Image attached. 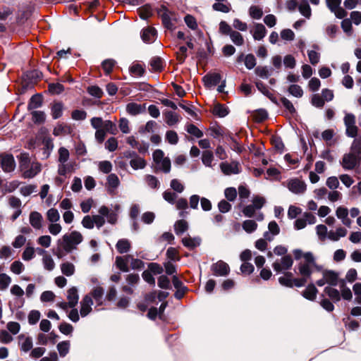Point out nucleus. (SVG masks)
I'll return each instance as SVG.
<instances>
[{"instance_id": "nucleus-1", "label": "nucleus", "mask_w": 361, "mask_h": 361, "mask_svg": "<svg viewBox=\"0 0 361 361\" xmlns=\"http://www.w3.org/2000/svg\"><path fill=\"white\" fill-rule=\"evenodd\" d=\"M82 240V234L76 231L63 235L61 239L57 240V247L54 250V255L58 258H63L66 255L75 250Z\"/></svg>"}, {"instance_id": "nucleus-2", "label": "nucleus", "mask_w": 361, "mask_h": 361, "mask_svg": "<svg viewBox=\"0 0 361 361\" xmlns=\"http://www.w3.org/2000/svg\"><path fill=\"white\" fill-rule=\"evenodd\" d=\"M355 116L352 113H345L343 122L345 126V134L348 137L355 138L358 132V128L355 125Z\"/></svg>"}, {"instance_id": "nucleus-3", "label": "nucleus", "mask_w": 361, "mask_h": 361, "mask_svg": "<svg viewBox=\"0 0 361 361\" xmlns=\"http://www.w3.org/2000/svg\"><path fill=\"white\" fill-rule=\"evenodd\" d=\"M293 263L292 257L289 255L282 257L279 260L275 261L272 267L277 273L281 272L282 271H286L291 268Z\"/></svg>"}, {"instance_id": "nucleus-4", "label": "nucleus", "mask_w": 361, "mask_h": 361, "mask_svg": "<svg viewBox=\"0 0 361 361\" xmlns=\"http://www.w3.org/2000/svg\"><path fill=\"white\" fill-rule=\"evenodd\" d=\"M0 164L5 173H11L16 169V161L11 154H2L0 155Z\"/></svg>"}, {"instance_id": "nucleus-5", "label": "nucleus", "mask_w": 361, "mask_h": 361, "mask_svg": "<svg viewBox=\"0 0 361 361\" xmlns=\"http://www.w3.org/2000/svg\"><path fill=\"white\" fill-rule=\"evenodd\" d=\"M360 160L361 159L355 154L350 152L343 155L341 164L345 170H353L360 164Z\"/></svg>"}, {"instance_id": "nucleus-6", "label": "nucleus", "mask_w": 361, "mask_h": 361, "mask_svg": "<svg viewBox=\"0 0 361 361\" xmlns=\"http://www.w3.org/2000/svg\"><path fill=\"white\" fill-rule=\"evenodd\" d=\"M288 190L295 194H302L307 189L305 183L299 178H292L288 182Z\"/></svg>"}, {"instance_id": "nucleus-7", "label": "nucleus", "mask_w": 361, "mask_h": 361, "mask_svg": "<svg viewBox=\"0 0 361 361\" xmlns=\"http://www.w3.org/2000/svg\"><path fill=\"white\" fill-rule=\"evenodd\" d=\"M211 270L216 276H226L229 274L230 268L228 264L219 260L212 265Z\"/></svg>"}, {"instance_id": "nucleus-8", "label": "nucleus", "mask_w": 361, "mask_h": 361, "mask_svg": "<svg viewBox=\"0 0 361 361\" xmlns=\"http://www.w3.org/2000/svg\"><path fill=\"white\" fill-rule=\"evenodd\" d=\"M221 76L218 73H207L202 78L204 86L207 88L214 87L221 82Z\"/></svg>"}, {"instance_id": "nucleus-9", "label": "nucleus", "mask_w": 361, "mask_h": 361, "mask_svg": "<svg viewBox=\"0 0 361 361\" xmlns=\"http://www.w3.org/2000/svg\"><path fill=\"white\" fill-rule=\"evenodd\" d=\"M158 15L161 18L164 26L171 30L173 27V23L171 22L169 11L165 6H161V8L157 11Z\"/></svg>"}, {"instance_id": "nucleus-10", "label": "nucleus", "mask_w": 361, "mask_h": 361, "mask_svg": "<svg viewBox=\"0 0 361 361\" xmlns=\"http://www.w3.org/2000/svg\"><path fill=\"white\" fill-rule=\"evenodd\" d=\"M93 300L90 295H86L80 302V313L81 317H86L92 310Z\"/></svg>"}, {"instance_id": "nucleus-11", "label": "nucleus", "mask_w": 361, "mask_h": 361, "mask_svg": "<svg viewBox=\"0 0 361 361\" xmlns=\"http://www.w3.org/2000/svg\"><path fill=\"white\" fill-rule=\"evenodd\" d=\"M99 214L104 216L107 219V222L111 224H116L118 219V214L112 212L108 207L103 205L99 209Z\"/></svg>"}, {"instance_id": "nucleus-12", "label": "nucleus", "mask_w": 361, "mask_h": 361, "mask_svg": "<svg viewBox=\"0 0 361 361\" xmlns=\"http://www.w3.org/2000/svg\"><path fill=\"white\" fill-rule=\"evenodd\" d=\"M220 169L222 173L226 176L231 174H238L240 173L238 162H232L231 164L228 162H222L220 164Z\"/></svg>"}, {"instance_id": "nucleus-13", "label": "nucleus", "mask_w": 361, "mask_h": 361, "mask_svg": "<svg viewBox=\"0 0 361 361\" xmlns=\"http://www.w3.org/2000/svg\"><path fill=\"white\" fill-rule=\"evenodd\" d=\"M120 184L118 176L115 173H110L107 176L106 188L110 195H114Z\"/></svg>"}, {"instance_id": "nucleus-14", "label": "nucleus", "mask_w": 361, "mask_h": 361, "mask_svg": "<svg viewBox=\"0 0 361 361\" xmlns=\"http://www.w3.org/2000/svg\"><path fill=\"white\" fill-rule=\"evenodd\" d=\"M18 338L19 340V345L21 351L27 353L32 350L33 347L32 337L25 336L24 334H20Z\"/></svg>"}, {"instance_id": "nucleus-15", "label": "nucleus", "mask_w": 361, "mask_h": 361, "mask_svg": "<svg viewBox=\"0 0 361 361\" xmlns=\"http://www.w3.org/2000/svg\"><path fill=\"white\" fill-rule=\"evenodd\" d=\"M323 276L326 280V283L330 286H339L340 280L338 274L332 270H324Z\"/></svg>"}, {"instance_id": "nucleus-16", "label": "nucleus", "mask_w": 361, "mask_h": 361, "mask_svg": "<svg viewBox=\"0 0 361 361\" xmlns=\"http://www.w3.org/2000/svg\"><path fill=\"white\" fill-rule=\"evenodd\" d=\"M142 41L145 43L153 42L157 37V30L152 27L143 28L140 33Z\"/></svg>"}, {"instance_id": "nucleus-17", "label": "nucleus", "mask_w": 361, "mask_h": 361, "mask_svg": "<svg viewBox=\"0 0 361 361\" xmlns=\"http://www.w3.org/2000/svg\"><path fill=\"white\" fill-rule=\"evenodd\" d=\"M268 231L264 233V238L268 241L273 240L275 235L280 232V228L275 221L269 222L268 225Z\"/></svg>"}, {"instance_id": "nucleus-18", "label": "nucleus", "mask_w": 361, "mask_h": 361, "mask_svg": "<svg viewBox=\"0 0 361 361\" xmlns=\"http://www.w3.org/2000/svg\"><path fill=\"white\" fill-rule=\"evenodd\" d=\"M126 111L131 116H137L145 111V104H140L135 102H130L126 105Z\"/></svg>"}, {"instance_id": "nucleus-19", "label": "nucleus", "mask_w": 361, "mask_h": 361, "mask_svg": "<svg viewBox=\"0 0 361 361\" xmlns=\"http://www.w3.org/2000/svg\"><path fill=\"white\" fill-rule=\"evenodd\" d=\"M155 173L161 171L164 173H169L171 171V160L169 158H164L155 163L154 169Z\"/></svg>"}, {"instance_id": "nucleus-20", "label": "nucleus", "mask_w": 361, "mask_h": 361, "mask_svg": "<svg viewBox=\"0 0 361 361\" xmlns=\"http://www.w3.org/2000/svg\"><path fill=\"white\" fill-rule=\"evenodd\" d=\"M336 214L341 220L343 225L350 227L352 221L348 218V210L346 207H338L336 211Z\"/></svg>"}, {"instance_id": "nucleus-21", "label": "nucleus", "mask_w": 361, "mask_h": 361, "mask_svg": "<svg viewBox=\"0 0 361 361\" xmlns=\"http://www.w3.org/2000/svg\"><path fill=\"white\" fill-rule=\"evenodd\" d=\"M42 170L41 164L38 162H34L31 164L28 169L25 170L22 176L24 178H32L37 175Z\"/></svg>"}, {"instance_id": "nucleus-22", "label": "nucleus", "mask_w": 361, "mask_h": 361, "mask_svg": "<svg viewBox=\"0 0 361 361\" xmlns=\"http://www.w3.org/2000/svg\"><path fill=\"white\" fill-rule=\"evenodd\" d=\"M11 293L18 296V298L15 299V302L17 304L15 307H21L24 304V300L22 298V296L24 295L23 290L18 285H13L11 288Z\"/></svg>"}, {"instance_id": "nucleus-23", "label": "nucleus", "mask_w": 361, "mask_h": 361, "mask_svg": "<svg viewBox=\"0 0 361 361\" xmlns=\"http://www.w3.org/2000/svg\"><path fill=\"white\" fill-rule=\"evenodd\" d=\"M42 216L37 212H32L30 214L29 221L31 226L35 229H40L42 226Z\"/></svg>"}, {"instance_id": "nucleus-24", "label": "nucleus", "mask_w": 361, "mask_h": 361, "mask_svg": "<svg viewBox=\"0 0 361 361\" xmlns=\"http://www.w3.org/2000/svg\"><path fill=\"white\" fill-rule=\"evenodd\" d=\"M181 242L185 247L192 250L200 245L201 238L200 237H185L182 238Z\"/></svg>"}, {"instance_id": "nucleus-25", "label": "nucleus", "mask_w": 361, "mask_h": 361, "mask_svg": "<svg viewBox=\"0 0 361 361\" xmlns=\"http://www.w3.org/2000/svg\"><path fill=\"white\" fill-rule=\"evenodd\" d=\"M318 290L313 283H310L306 288L302 291V295L311 301H314L316 299Z\"/></svg>"}, {"instance_id": "nucleus-26", "label": "nucleus", "mask_w": 361, "mask_h": 361, "mask_svg": "<svg viewBox=\"0 0 361 361\" xmlns=\"http://www.w3.org/2000/svg\"><path fill=\"white\" fill-rule=\"evenodd\" d=\"M131 258L130 255H126L124 257L118 256L116 257V265L123 272H128V260Z\"/></svg>"}, {"instance_id": "nucleus-27", "label": "nucleus", "mask_w": 361, "mask_h": 361, "mask_svg": "<svg viewBox=\"0 0 361 361\" xmlns=\"http://www.w3.org/2000/svg\"><path fill=\"white\" fill-rule=\"evenodd\" d=\"M67 299L69 302V307L73 308L78 302V293L75 287L71 288L67 293Z\"/></svg>"}, {"instance_id": "nucleus-28", "label": "nucleus", "mask_w": 361, "mask_h": 361, "mask_svg": "<svg viewBox=\"0 0 361 361\" xmlns=\"http://www.w3.org/2000/svg\"><path fill=\"white\" fill-rule=\"evenodd\" d=\"M63 104L61 102H55L51 106V114L54 119H58L63 115Z\"/></svg>"}, {"instance_id": "nucleus-29", "label": "nucleus", "mask_w": 361, "mask_h": 361, "mask_svg": "<svg viewBox=\"0 0 361 361\" xmlns=\"http://www.w3.org/2000/svg\"><path fill=\"white\" fill-rule=\"evenodd\" d=\"M338 286L341 289V297L342 296L345 300H350L353 298V294L350 289L346 286L345 280L341 279Z\"/></svg>"}, {"instance_id": "nucleus-30", "label": "nucleus", "mask_w": 361, "mask_h": 361, "mask_svg": "<svg viewBox=\"0 0 361 361\" xmlns=\"http://www.w3.org/2000/svg\"><path fill=\"white\" fill-rule=\"evenodd\" d=\"M42 105V97L41 94H36L31 97L29 100L27 109L32 110L41 107Z\"/></svg>"}, {"instance_id": "nucleus-31", "label": "nucleus", "mask_w": 361, "mask_h": 361, "mask_svg": "<svg viewBox=\"0 0 361 361\" xmlns=\"http://www.w3.org/2000/svg\"><path fill=\"white\" fill-rule=\"evenodd\" d=\"M130 247V241L126 238L118 240L116 245V250L120 254L128 252Z\"/></svg>"}, {"instance_id": "nucleus-32", "label": "nucleus", "mask_w": 361, "mask_h": 361, "mask_svg": "<svg viewBox=\"0 0 361 361\" xmlns=\"http://www.w3.org/2000/svg\"><path fill=\"white\" fill-rule=\"evenodd\" d=\"M324 291L329 297V298L333 300V302H337L340 301L341 293L337 289L331 286H326L324 288Z\"/></svg>"}, {"instance_id": "nucleus-33", "label": "nucleus", "mask_w": 361, "mask_h": 361, "mask_svg": "<svg viewBox=\"0 0 361 361\" xmlns=\"http://www.w3.org/2000/svg\"><path fill=\"white\" fill-rule=\"evenodd\" d=\"M188 229V224L183 219L178 220L174 224V231L177 235H183Z\"/></svg>"}, {"instance_id": "nucleus-34", "label": "nucleus", "mask_w": 361, "mask_h": 361, "mask_svg": "<svg viewBox=\"0 0 361 361\" xmlns=\"http://www.w3.org/2000/svg\"><path fill=\"white\" fill-rule=\"evenodd\" d=\"M266 32L265 27L261 23H257L255 25V30L252 35L253 38L255 40H261L265 37Z\"/></svg>"}, {"instance_id": "nucleus-35", "label": "nucleus", "mask_w": 361, "mask_h": 361, "mask_svg": "<svg viewBox=\"0 0 361 361\" xmlns=\"http://www.w3.org/2000/svg\"><path fill=\"white\" fill-rule=\"evenodd\" d=\"M212 113L216 116L224 118L228 114L229 110L224 104H217L214 106Z\"/></svg>"}, {"instance_id": "nucleus-36", "label": "nucleus", "mask_w": 361, "mask_h": 361, "mask_svg": "<svg viewBox=\"0 0 361 361\" xmlns=\"http://www.w3.org/2000/svg\"><path fill=\"white\" fill-rule=\"evenodd\" d=\"M146 161L145 159L137 156L135 158L130 159V166L135 169H142L146 166Z\"/></svg>"}, {"instance_id": "nucleus-37", "label": "nucleus", "mask_w": 361, "mask_h": 361, "mask_svg": "<svg viewBox=\"0 0 361 361\" xmlns=\"http://www.w3.org/2000/svg\"><path fill=\"white\" fill-rule=\"evenodd\" d=\"M185 130L197 138H200L203 136V132L200 130L195 124L188 123L185 126Z\"/></svg>"}, {"instance_id": "nucleus-38", "label": "nucleus", "mask_w": 361, "mask_h": 361, "mask_svg": "<svg viewBox=\"0 0 361 361\" xmlns=\"http://www.w3.org/2000/svg\"><path fill=\"white\" fill-rule=\"evenodd\" d=\"M164 116L165 121L169 126H172L179 122V116L173 111H167Z\"/></svg>"}, {"instance_id": "nucleus-39", "label": "nucleus", "mask_w": 361, "mask_h": 361, "mask_svg": "<svg viewBox=\"0 0 361 361\" xmlns=\"http://www.w3.org/2000/svg\"><path fill=\"white\" fill-rule=\"evenodd\" d=\"M214 160V154L212 151L205 150L202 154V164L207 167H212V161Z\"/></svg>"}, {"instance_id": "nucleus-40", "label": "nucleus", "mask_w": 361, "mask_h": 361, "mask_svg": "<svg viewBox=\"0 0 361 361\" xmlns=\"http://www.w3.org/2000/svg\"><path fill=\"white\" fill-rule=\"evenodd\" d=\"M291 277L292 273L286 272L283 276L279 278V282L281 286L292 288L293 286V279Z\"/></svg>"}, {"instance_id": "nucleus-41", "label": "nucleus", "mask_w": 361, "mask_h": 361, "mask_svg": "<svg viewBox=\"0 0 361 361\" xmlns=\"http://www.w3.org/2000/svg\"><path fill=\"white\" fill-rule=\"evenodd\" d=\"M104 290L102 287H96L93 289L91 293V295L96 301L98 305L102 304V298L104 295Z\"/></svg>"}, {"instance_id": "nucleus-42", "label": "nucleus", "mask_w": 361, "mask_h": 361, "mask_svg": "<svg viewBox=\"0 0 361 361\" xmlns=\"http://www.w3.org/2000/svg\"><path fill=\"white\" fill-rule=\"evenodd\" d=\"M300 13L307 18H310L312 15L311 8L308 2L305 0L300 3L298 6Z\"/></svg>"}, {"instance_id": "nucleus-43", "label": "nucleus", "mask_w": 361, "mask_h": 361, "mask_svg": "<svg viewBox=\"0 0 361 361\" xmlns=\"http://www.w3.org/2000/svg\"><path fill=\"white\" fill-rule=\"evenodd\" d=\"M70 342L61 341L57 344V350L61 357H65L69 352Z\"/></svg>"}, {"instance_id": "nucleus-44", "label": "nucleus", "mask_w": 361, "mask_h": 361, "mask_svg": "<svg viewBox=\"0 0 361 361\" xmlns=\"http://www.w3.org/2000/svg\"><path fill=\"white\" fill-rule=\"evenodd\" d=\"M61 272L66 276H71L74 274L75 267L72 263L64 262L61 265Z\"/></svg>"}, {"instance_id": "nucleus-45", "label": "nucleus", "mask_w": 361, "mask_h": 361, "mask_svg": "<svg viewBox=\"0 0 361 361\" xmlns=\"http://www.w3.org/2000/svg\"><path fill=\"white\" fill-rule=\"evenodd\" d=\"M48 90L51 94H60L64 91V87L59 82L49 83L48 85Z\"/></svg>"}, {"instance_id": "nucleus-46", "label": "nucleus", "mask_w": 361, "mask_h": 361, "mask_svg": "<svg viewBox=\"0 0 361 361\" xmlns=\"http://www.w3.org/2000/svg\"><path fill=\"white\" fill-rule=\"evenodd\" d=\"M32 121L36 124L42 123L45 121V114L42 111H33L31 113Z\"/></svg>"}, {"instance_id": "nucleus-47", "label": "nucleus", "mask_w": 361, "mask_h": 361, "mask_svg": "<svg viewBox=\"0 0 361 361\" xmlns=\"http://www.w3.org/2000/svg\"><path fill=\"white\" fill-rule=\"evenodd\" d=\"M316 231L320 241H324L328 235L327 227L325 225L319 224L316 226Z\"/></svg>"}, {"instance_id": "nucleus-48", "label": "nucleus", "mask_w": 361, "mask_h": 361, "mask_svg": "<svg viewBox=\"0 0 361 361\" xmlns=\"http://www.w3.org/2000/svg\"><path fill=\"white\" fill-rule=\"evenodd\" d=\"M351 154L361 159V138H355L351 146Z\"/></svg>"}, {"instance_id": "nucleus-49", "label": "nucleus", "mask_w": 361, "mask_h": 361, "mask_svg": "<svg viewBox=\"0 0 361 361\" xmlns=\"http://www.w3.org/2000/svg\"><path fill=\"white\" fill-rule=\"evenodd\" d=\"M242 226L247 233H251L257 229V224L254 220H245Z\"/></svg>"}, {"instance_id": "nucleus-50", "label": "nucleus", "mask_w": 361, "mask_h": 361, "mask_svg": "<svg viewBox=\"0 0 361 361\" xmlns=\"http://www.w3.org/2000/svg\"><path fill=\"white\" fill-rule=\"evenodd\" d=\"M281 103L286 110L291 115L293 116L296 113V110L292 102L286 97L281 98Z\"/></svg>"}, {"instance_id": "nucleus-51", "label": "nucleus", "mask_w": 361, "mask_h": 361, "mask_svg": "<svg viewBox=\"0 0 361 361\" xmlns=\"http://www.w3.org/2000/svg\"><path fill=\"white\" fill-rule=\"evenodd\" d=\"M229 35L231 41L236 46H241L244 44L243 37L240 32L233 30Z\"/></svg>"}, {"instance_id": "nucleus-52", "label": "nucleus", "mask_w": 361, "mask_h": 361, "mask_svg": "<svg viewBox=\"0 0 361 361\" xmlns=\"http://www.w3.org/2000/svg\"><path fill=\"white\" fill-rule=\"evenodd\" d=\"M150 66L155 71H161L163 68V61L159 56H154L150 60Z\"/></svg>"}, {"instance_id": "nucleus-53", "label": "nucleus", "mask_w": 361, "mask_h": 361, "mask_svg": "<svg viewBox=\"0 0 361 361\" xmlns=\"http://www.w3.org/2000/svg\"><path fill=\"white\" fill-rule=\"evenodd\" d=\"M103 129L106 131V133L108 132L112 135H116L118 133L116 123L110 120L104 121Z\"/></svg>"}, {"instance_id": "nucleus-54", "label": "nucleus", "mask_w": 361, "mask_h": 361, "mask_svg": "<svg viewBox=\"0 0 361 361\" xmlns=\"http://www.w3.org/2000/svg\"><path fill=\"white\" fill-rule=\"evenodd\" d=\"M87 92L92 97H94L97 99H101L104 94L102 90L97 85H92L88 87Z\"/></svg>"}, {"instance_id": "nucleus-55", "label": "nucleus", "mask_w": 361, "mask_h": 361, "mask_svg": "<svg viewBox=\"0 0 361 361\" xmlns=\"http://www.w3.org/2000/svg\"><path fill=\"white\" fill-rule=\"evenodd\" d=\"M288 92L291 95H293L297 98H300L303 95V90L301 88V87L299 86L298 85H290V87H288Z\"/></svg>"}, {"instance_id": "nucleus-56", "label": "nucleus", "mask_w": 361, "mask_h": 361, "mask_svg": "<svg viewBox=\"0 0 361 361\" xmlns=\"http://www.w3.org/2000/svg\"><path fill=\"white\" fill-rule=\"evenodd\" d=\"M145 181L148 186L152 189H157L159 187L160 183L157 177L152 175H147L145 176Z\"/></svg>"}, {"instance_id": "nucleus-57", "label": "nucleus", "mask_w": 361, "mask_h": 361, "mask_svg": "<svg viewBox=\"0 0 361 361\" xmlns=\"http://www.w3.org/2000/svg\"><path fill=\"white\" fill-rule=\"evenodd\" d=\"M47 219L51 223H56L60 218L58 210L54 208H51L47 211Z\"/></svg>"}, {"instance_id": "nucleus-58", "label": "nucleus", "mask_w": 361, "mask_h": 361, "mask_svg": "<svg viewBox=\"0 0 361 361\" xmlns=\"http://www.w3.org/2000/svg\"><path fill=\"white\" fill-rule=\"evenodd\" d=\"M99 171L104 173H109L112 170V164L109 161H102L98 164Z\"/></svg>"}, {"instance_id": "nucleus-59", "label": "nucleus", "mask_w": 361, "mask_h": 361, "mask_svg": "<svg viewBox=\"0 0 361 361\" xmlns=\"http://www.w3.org/2000/svg\"><path fill=\"white\" fill-rule=\"evenodd\" d=\"M69 155V152L66 148L63 147H60L59 149V162L60 164H65L68 160Z\"/></svg>"}, {"instance_id": "nucleus-60", "label": "nucleus", "mask_w": 361, "mask_h": 361, "mask_svg": "<svg viewBox=\"0 0 361 361\" xmlns=\"http://www.w3.org/2000/svg\"><path fill=\"white\" fill-rule=\"evenodd\" d=\"M310 265V264H300L298 267L300 274L307 279H309L312 274V270Z\"/></svg>"}, {"instance_id": "nucleus-61", "label": "nucleus", "mask_w": 361, "mask_h": 361, "mask_svg": "<svg viewBox=\"0 0 361 361\" xmlns=\"http://www.w3.org/2000/svg\"><path fill=\"white\" fill-rule=\"evenodd\" d=\"M188 48L185 46L179 47L178 51L176 52L177 60L180 63H184L188 57Z\"/></svg>"}, {"instance_id": "nucleus-62", "label": "nucleus", "mask_w": 361, "mask_h": 361, "mask_svg": "<svg viewBox=\"0 0 361 361\" xmlns=\"http://www.w3.org/2000/svg\"><path fill=\"white\" fill-rule=\"evenodd\" d=\"M11 282V279L6 274H0V290H6Z\"/></svg>"}, {"instance_id": "nucleus-63", "label": "nucleus", "mask_w": 361, "mask_h": 361, "mask_svg": "<svg viewBox=\"0 0 361 361\" xmlns=\"http://www.w3.org/2000/svg\"><path fill=\"white\" fill-rule=\"evenodd\" d=\"M250 16L254 18L259 20L262 17L263 12L262 8L256 6H250L249 9Z\"/></svg>"}, {"instance_id": "nucleus-64", "label": "nucleus", "mask_w": 361, "mask_h": 361, "mask_svg": "<svg viewBox=\"0 0 361 361\" xmlns=\"http://www.w3.org/2000/svg\"><path fill=\"white\" fill-rule=\"evenodd\" d=\"M166 140L171 145H176L178 142L177 133L174 130H168L166 133Z\"/></svg>"}]
</instances>
